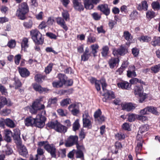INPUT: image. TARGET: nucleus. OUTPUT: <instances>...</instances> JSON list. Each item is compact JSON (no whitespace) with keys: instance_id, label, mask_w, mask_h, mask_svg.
I'll list each match as a JSON object with an SVG mask.
<instances>
[{"instance_id":"nucleus-1","label":"nucleus","mask_w":160,"mask_h":160,"mask_svg":"<svg viewBox=\"0 0 160 160\" xmlns=\"http://www.w3.org/2000/svg\"><path fill=\"white\" fill-rule=\"evenodd\" d=\"M101 84L103 90L105 92L103 95L104 97L102 98L103 102H107L108 100H110L115 98L114 94L113 92L107 90L106 88L107 85L105 80L102 79L98 81H96L95 84V87L98 91H99L101 89L100 84Z\"/></svg>"},{"instance_id":"nucleus-2","label":"nucleus","mask_w":160,"mask_h":160,"mask_svg":"<svg viewBox=\"0 0 160 160\" xmlns=\"http://www.w3.org/2000/svg\"><path fill=\"white\" fill-rule=\"evenodd\" d=\"M29 9L27 4L23 2L20 4L17 10L16 15L21 20L25 19V15L28 12Z\"/></svg>"},{"instance_id":"nucleus-3","label":"nucleus","mask_w":160,"mask_h":160,"mask_svg":"<svg viewBox=\"0 0 160 160\" xmlns=\"http://www.w3.org/2000/svg\"><path fill=\"white\" fill-rule=\"evenodd\" d=\"M47 125L48 127L53 129L59 132L64 133L67 131L66 127L62 125L57 121L49 122Z\"/></svg>"},{"instance_id":"nucleus-4","label":"nucleus","mask_w":160,"mask_h":160,"mask_svg":"<svg viewBox=\"0 0 160 160\" xmlns=\"http://www.w3.org/2000/svg\"><path fill=\"white\" fill-rule=\"evenodd\" d=\"M45 113V111L43 110L40 114L37 116L35 118L34 126L41 128L45 125V122L46 119L44 116Z\"/></svg>"},{"instance_id":"nucleus-5","label":"nucleus","mask_w":160,"mask_h":160,"mask_svg":"<svg viewBox=\"0 0 160 160\" xmlns=\"http://www.w3.org/2000/svg\"><path fill=\"white\" fill-rule=\"evenodd\" d=\"M43 98V97H40L33 103L30 109L31 113L35 114L38 110L43 109L44 108L45 106L44 104L40 103V102L42 101Z\"/></svg>"},{"instance_id":"nucleus-6","label":"nucleus","mask_w":160,"mask_h":160,"mask_svg":"<svg viewBox=\"0 0 160 160\" xmlns=\"http://www.w3.org/2000/svg\"><path fill=\"white\" fill-rule=\"evenodd\" d=\"M133 91L134 94L139 97V102H142L147 98V94L143 93V88L141 85L135 86L133 88Z\"/></svg>"},{"instance_id":"nucleus-7","label":"nucleus","mask_w":160,"mask_h":160,"mask_svg":"<svg viewBox=\"0 0 160 160\" xmlns=\"http://www.w3.org/2000/svg\"><path fill=\"white\" fill-rule=\"evenodd\" d=\"M44 148L50 153L52 158H56L57 150L54 145L53 144H47L44 145Z\"/></svg>"},{"instance_id":"nucleus-8","label":"nucleus","mask_w":160,"mask_h":160,"mask_svg":"<svg viewBox=\"0 0 160 160\" xmlns=\"http://www.w3.org/2000/svg\"><path fill=\"white\" fill-rule=\"evenodd\" d=\"M68 108L69 111L73 116H77L79 113V107L78 103H74L71 104Z\"/></svg>"},{"instance_id":"nucleus-9","label":"nucleus","mask_w":160,"mask_h":160,"mask_svg":"<svg viewBox=\"0 0 160 160\" xmlns=\"http://www.w3.org/2000/svg\"><path fill=\"white\" fill-rule=\"evenodd\" d=\"M78 137L77 136H71L68 138L67 142L65 143L67 147H70L78 142Z\"/></svg>"},{"instance_id":"nucleus-10","label":"nucleus","mask_w":160,"mask_h":160,"mask_svg":"<svg viewBox=\"0 0 160 160\" xmlns=\"http://www.w3.org/2000/svg\"><path fill=\"white\" fill-rule=\"evenodd\" d=\"M72 2L73 7L76 10L80 12L84 10V8L81 0H72Z\"/></svg>"},{"instance_id":"nucleus-11","label":"nucleus","mask_w":160,"mask_h":160,"mask_svg":"<svg viewBox=\"0 0 160 160\" xmlns=\"http://www.w3.org/2000/svg\"><path fill=\"white\" fill-rule=\"evenodd\" d=\"M98 9L107 16L108 15L110 14V9L107 4H101L98 5Z\"/></svg>"},{"instance_id":"nucleus-12","label":"nucleus","mask_w":160,"mask_h":160,"mask_svg":"<svg viewBox=\"0 0 160 160\" xmlns=\"http://www.w3.org/2000/svg\"><path fill=\"white\" fill-rule=\"evenodd\" d=\"M137 107V105L136 104L131 102L125 103L122 105L123 109L128 112L133 110Z\"/></svg>"},{"instance_id":"nucleus-13","label":"nucleus","mask_w":160,"mask_h":160,"mask_svg":"<svg viewBox=\"0 0 160 160\" xmlns=\"http://www.w3.org/2000/svg\"><path fill=\"white\" fill-rule=\"evenodd\" d=\"M57 23L63 28L66 31H67L68 28L66 23L65 20L61 17H58L56 19Z\"/></svg>"},{"instance_id":"nucleus-14","label":"nucleus","mask_w":160,"mask_h":160,"mask_svg":"<svg viewBox=\"0 0 160 160\" xmlns=\"http://www.w3.org/2000/svg\"><path fill=\"white\" fill-rule=\"evenodd\" d=\"M126 49L123 47H121L120 48L113 49V54L115 56L118 57V55H122L125 53Z\"/></svg>"},{"instance_id":"nucleus-15","label":"nucleus","mask_w":160,"mask_h":160,"mask_svg":"<svg viewBox=\"0 0 160 160\" xmlns=\"http://www.w3.org/2000/svg\"><path fill=\"white\" fill-rule=\"evenodd\" d=\"M136 68L134 65H131L129 67L127 71V76L129 78L135 77L137 74L135 72Z\"/></svg>"},{"instance_id":"nucleus-16","label":"nucleus","mask_w":160,"mask_h":160,"mask_svg":"<svg viewBox=\"0 0 160 160\" xmlns=\"http://www.w3.org/2000/svg\"><path fill=\"white\" fill-rule=\"evenodd\" d=\"M117 85L119 88L122 89L128 90L131 88V85L127 82L122 81L117 83Z\"/></svg>"},{"instance_id":"nucleus-17","label":"nucleus","mask_w":160,"mask_h":160,"mask_svg":"<svg viewBox=\"0 0 160 160\" xmlns=\"http://www.w3.org/2000/svg\"><path fill=\"white\" fill-rule=\"evenodd\" d=\"M37 154L34 160H44V156L43 155L44 151L43 149L38 148L37 149Z\"/></svg>"},{"instance_id":"nucleus-18","label":"nucleus","mask_w":160,"mask_h":160,"mask_svg":"<svg viewBox=\"0 0 160 160\" xmlns=\"http://www.w3.org/2000/svg\"><path fill=\"white\" fill-rule=\"evenodd\" d=\"M32 86L33 89L36 92L40 93H42L43 92L46 90V88H42L40 84L36 83H32Z\"/></svg>"},{"instance_id":"nucleus-19","label":"nucleus","mask_w":160,"mask_h":160,"mask_svg":"<svg viewBox=\"0 0 160 160\" xmlns=\"http://www.w3.org/2000/svg\"><path fill=\"white\" fill-rule=\"evenodd\" d=\"M119 61L118 58H111L108 61V64L110 68H113L117 66Z\"/></svg>"},{"instance_id":"nucleus-20","label":"nucleus","mask_w":160,"mask_h":160,"mask_svg":"<svg viewBox=\"0 0 160 160\" xmlns=\"http://www.w3.org/2000/svg\"><path fill=\"white\" fill-rule=\"evenodd\" d=\"M91 56V53L89 52L88 48H86L83 54L81 55V60L84 61H87Z\"/></svg>"},{"instance_id":"nucleus-21","label":"nucleus","mask_w":160,"mask_h":160,"mask_svg":"<svg viewBox=\"0 0 160 160\" xmlns=\"http://www.w3.org/2000/svg\"><path fill=\"white\" fill-rule=\"evenodd\" d=\"M19 72L22 77L25 78L28 77L30 72L27 69L25 68H20L18 69Z\"/></svg>"},{"instance_id":"nucleus-22","label":"nucleus","mask_w":160,"mask_h":160,"mask_svg":"<svg viewBox=\"0 0 160 160\" xmlns=\"http://www.w3.org/2000/svg\"><path fill=\"white\" fill-rule=\"evenodd\" d=\"M35 118L32 117L26 118L24 121L25 125L27 126H34Z\"/></svg>"},{"instance_id":"nucleus-23","label":"nucleus","mask_w":160,"mask_h":160,"mask_svg":"<svg viewBox=\"0 0 160 160\" xmlns=\"http://www.w3.org/2000/svg\"><path fill=\"white\" fill-rule=\"evenodd\" d=\"M83 125L84 128L88 129H91L92 127V123L90 120V118H83Z\"/></svg>"},{"instance_id":"nucleus-24","label":"nucleus","mask_w":160,"mask_h":160,"mask_svg":"<svg viewBox=\"0 0 160 160\" xmlns=\"http://www.w3.org/2000/svg\"><path fill=\"white\" fill-rule=\"evenodd\" d=\"M35 44L42 45L44 42L43 38H42V35L41 33L39 34L38 36L36 37V38L32 39Z\"/></svg>"},{"instance_id":"nucleus-25","label":"nucleus","mask_w":160,"mask_h":160,"mask_svg":"<svg viewBox=\"0 0 160 160\" xmlns=\"http://www.w3.org/2000/svg\"><path fill=\"white\" fill-rule=\"evenodd\" d=\"M4 140L7 142H10L11 141V136H12V132L9 130L5 131Z\"/></svg>"},{"instance_id":"nucleus-26","label":"nucleus","mask_w":160,"mask_h":160,"mask_svg":"<svg viewBox=\"0 0 160 160\" xmlns=\"http://www.w3.org/2000/svg\"><path fill=\"white\" fill-rule=\"evenodd\" d=\"M58 99L56 97L49 99L48 102L47 107H51L55 106L57 103Z\"/></svg>"},{"instance_id":"nucleus-27","label":"nucleus","mask_w":160,"mask_h":160,"mask_svg":"<svg viewBox=\"0 0 160 160\" xmlns=\"http://www.w3.org/2000/svg\"><path fill=\"white\" fill-rule=\"evenodd\" d=\"M20 149L19 150V153L20 155L24 157H26L28 154L27 150L24 145H20Z\"/></svg>"},{"instance_id":"nucleus-28","label":"nucleus","mask_w":160,"mask_h":160,"mask_svg":"<svg viewBox=\"0 0 160 160\" xmlns=\"http://www.w3.org/2000/svg\"><path fill=\"white\" fill-rule=\"evenodd\" d=\"M148 4L146 1L142 2L141 4H139L138 5L137 8L139 10H144L147 11L148 10Z\"/></svg>"},{"instance_id":"nucleus-29","label":"nucleus","mask_w":160,"mask_h":160,"mask_svg":"<svg viewBox=\"0 0 160 160\" xmlns=\"http://www.w3.org/2000/svg\"><path fill=\"white\" fill-rule=\"evenodd\" d=\"M151 44L154 47L160 46V37H154Z\"/></svg>"},{"instance_id":"nucleus-30","label":"nucleus","mask_w":160,"mask_h":160,"mask_svg":"<svg viewBox=\"0 0 160 160\" xmlns=\"http://www.w3.org/2000/svg\"><path fill=\"white\" fill-rule=\"evenodd\" d=\"M142 143L143 141H138L137 142V146L135 149L137 156L138 154L140 153L142 148Z\"/></svg>"},{"instance_id":"nucleus-31","label":"nucleus","mask_w":160,"mask_h":160,"mask_svg":"<svg viewBox=\"0 0 160 160\" xmlns=\"http://www.w3.org/2000/svg\"><path fill=\"white\" fill-rule=\"evenodd\" d=\"M147 109L148 112H151L156 115H159V113L157 111L156 108L152 106H150L147 107Z\"/></svg>"},{"instance_id":"nucleus-32","label":"nucleus","mask_w":160,"mask_h":160,"mask_svg":"<svg viewBox=\"0 0 160 160\" xmlns=\"http://www.w3.org/2000/svg\"><path fill=\"white\" fill-rule=\"evenodd\" d=\"M85 8L87 9H91L93 8L94 6L91 2V0H83Z\"/></svg>"},{"instance_id":"nucleus-33","label":"nucleus","mask_w":160,"mask_h":160,"mask_svg":"<svg viewBox=\"0 0 160 160\" xmlns=\"http://www.w3.org/2000/svg\"><path fill=\"white\" fill-rule=\"evenodd\" d=\"M21 85L22 84L20 81L18 79H15L14 84L13 85H10L9 87L11 88H14L15 89H17L18 88L20 87Z\"/></svg>"},{"instance_id":"nucleus-34","label":"nucleus","mask_w":160,"mask_h":160,"mask_svg":"<svg viewBox=\"0 0 160 160\" xmlns=\"http://www.w3.org/2000/svg\"><path fill=\"white\" fill-rule=\"evenodd\" d=\"M28 39L27 38H23L22 42L21 43V46L22 49L24 51L28 47Z\"/></svg>"},{"instance_id":"nucleus-35","label":"nucleus","mask_w":160,"mask_h":160,"mask_svg":"<svg viewBox=\"0 0 160 160\" xmlns=\"http://www.w3.org/2000/svg\"><path fill=\"white\" fill-rule=\"evenodd\" d=\"M149 129V126L147 124H144L142 125L139 129L138 134H139L140 133H142L143 132L147 131Z\"/></svg>"},{"instance_id":"nucleus-36","label":"nucleus","mask_w":160,"mask_h":160,"mask_svg":"<svg viewBox=\"0 0 160 160\" xmlns=\"http://www.w3.org/2000/svg\"><path fill=\"white\" fill-rule=\"evenodd\" d=\"M101 53L103 57H106L109 53V48L107 46H103L102 48Z\"/></svg>"},{"instance_id":"nucleus-37","label":"nucleus","mask_w":160,"mask_h":160,"mask_svg":"<svg viewBox=\"0 0 160 160\" xmlns=\"http://www.w3.org/2000/svg\"><path fill=\"white\" fill-rule=\"evenodd\" d=\"M58 78L59 81L61 82L63 84H64L66 83L67 77L65 75L59 73L58 75Z\"/></svg>"},{"instance_id":"nucleus-38","label":"nucleus","mask_w":160,"mask_h":160,"mask_svg":"<svg viewBox=\"0 0 160 160\" xmlns=\"http://www.w3.org/2000/svg\"><path fill=\"white\" fill-rule=\"evenodd\" d=\"M71 102V99L69 98H66L62 99L60 102V104L61 106L63 107L68 106Z\"/></svg>"},{"instance_id":"nucleus-39","label":"nucleus","mask_w":160,"mask_h":160,"mask_svg":"<svg viewBox=\"0 0 160 160\" xmlns=\"http://www.w3.org/2000/svg\"><path fill=\"white\" fill-rule=\"evenodd\" d=\"M99 47L98 45L97 44H93L91 46L92 52L94 56H96V54L98 52L97 50L98 49Z\"/></svg>"},{"instance_id":"nucleus-40","label":"nucleus","mask_w":160,"mask_h":160,"mask_svg":"<svg viewBox=\"0 0 160 160\" xmlns=\"http://www.w3.org/2000/svg\"><path fill=\"white\" fill-rule=\"evenodd\" d=\"M41 33L37 29L32 30L30 31V35L32 39L36 38V37L38 36L39 34Z\"/></svg>"},{"instance_id":"nucleus-41","label":"nucleus","mask_w":160,"mask_h":160,"mask_svg":"<svg viewBox=\"0 0 160 160\" xmlns=\"http://www.w3.org/2000/svg\"><path fill=\"white\" fill-rule=\"evenodd\" d=\"M80 127L79 120L76 119L73 124L72 129L73 131H76L78 130Z\"/></svg>"},{"instance_id":"nucleus-42","label":"nucleus","mask_w":160,"mask_h":160,"mask_svg":"<svg viewBox=\"0 0 160 160\" xmlns=\"http://www.w3.org/2000/svg\"><path fill=\"white\" fill-rule=\"evenodd\" d=\"M14 140L15 141V143L18 145L21 144V141L20 137V135H12Z\"/></svg>"},{"instance_id":"nucleus-43","label":"nucleus","mask_w":160,"mask_h":160,"mask_svg":"<svg viewBox=\"0 0 160 160\" xmlns=\"http://www.w3.org/2000/svg\"><path fill=\"white\" fill-rule=\"evenodd\" d=\"M53 64L52 63H50L45 68L44 72L46 74L49 73L52 71Z\"/></svg>"},{"instance_id":"nucleus-44","label":"nucleus","mask_w":160,"mask_h":160,"mask_svg":"<svg viewBox=\"0 0 160 160\" xmlns=\"http://www.w3.org/2000/svg\"><path fill=\"white\" fill-rule=\"evenodd\" d=\"M75 152L77 158H80L82 160L84 159V155L82 150H77L75 151Z\"/></svg>"},{"instance_id":"nucleus-45","label":"nucleus","mask_w":160,"mask_h":160,"mask_svg":"<svg viewBox=\"0 0 160 160\" xmlns=\"http://www.w3.org/2000/svg\"><path fill=\"white\" fill-rule=\"evenodd\" d=\"M123 36L125 39L128 41H130L132 39V36L131 34L127 31H125L124 32Z\"/></svg>"},{"instance_id":"nucleus-46","label":"nucleus","mask_w":160,"mask_h":160,"mask_svg":"<svg viewBox=\"0 0 160 160\" xmlns=\"http://www.w3.org/2000/svg\"><path fill=\"white\" fill-rule=\"evenodd\" d=\"M7 103V101L6 98L4 97L0 98V110L3 106Z\"/></svg>"},{"instance_id":"nucleus-47","label":"nucleus","mask_w":160,"mask_h":160,"mask_svg":"<svg viewBox=\"0 0 160 160\" xmlns=\"http://www.w3.org/2000/svg\"><path fill=\"white\" fill-rule=\"evenodd\" d=\"M151 70L154 73H157L160 70V63L151 67Z\"/></svg>"},{"instance_id":"nucleus-48","label":"nucleus","mask_w":160,"mask_h":160,"mask_svg":"<svg viewBox=\"0 0 160 160\" xmlns=\"http://www.w3.org/2000/svg\"><path fill=\"white\" fill-rule=\"evenodd\" d=\"M152 7L154 10H158L160 9V5L158 2H153L152 3Z\"/></svg>"},{"instance_id":"nucleus-49","label":"nucleus","mask_w":160,"mask_h":160,"mask_svg":"<svg viewBox=\"0 0 160 160\" xmlns=\"http://www.w3.org/2000/svg\"><path fill=\"white\" fill-rule=\"evenodd\" d=\"M5 123L6 125L10 128H13L15 127V124L13 122L9 119L6 120Z\"/></svg>"},{"instance_id":"nucleus-50","label":"nucleus","mask_w":160,"mask_h":160,"mask_svg":"<svg viewBox=\"0 0 160 160\" xmlns=\"http://www.w3.org/2000/svg\"><path fill=\"white\" fill-rule=\"evenodd\" d=\"M16 45V42L14 40L11 39L9 41L7 44V46L10 48H13Z\"/></svg>"},{"instance_id":"nucleus-51","label":"nucleus","mask_w":160,"mask_h":160,"mask_svg":"<svg viewBox=\"0 0 160 160\" xmlns=\"http://www.w3.org/2000/svg\"><path fill=\"white\" fill-rule=\"evenodd\" d=\"M4 148V152H5L6 154L10 155L13 152L12 149L8 145H6Z\"/></svg>"},{"instance_id":"nucleus-52","label":"nucleus","mask_w":160,"mask_h":160,"mask_svg":"<svg viewBox=\"0 0 160 160\" xmlns=\"http://www.w3.org/2000/svg\"><path fill=\"white\" fill-rule=\"evenodd\" d=\"M32 21L31 20H29L27 22H25L23 23V25L26 28H31L32 25Z\"/></svg>"},{"instance_id":"nucleus-53","label":"nucleus","mask_w":160,"mask_h":160,"mask_svg":"<svg viewBox=\"0 0 160 160\" xmlns=\"http://www.w3.org/2000/svg\"><path fill=\"white\" fill-rule=\"evenodd\" d=\"M62 16L66 21H67L69 18V15L67 11H64L62 13Z\"/></svg>"},{"instance_id":"nucleus-54","label":"nucleus","mask_w":160,"mask_h":160,"mask_svg":"<svg viewBox=\"0 0 160 160\" xmlns=\"http://www.w3.org/2000/svg\"><path fill=\"white\" fill-rule=\"evenodd\" d=\"M139 40L143 42H148L151 40V38L150 37L147 36H142L140 37Z\"/></svg>"},{"instance_id":"nucleus-55","label":"nucleus","mask_w":160,"mask_h":160,"mask_svg":"<svg viewBox=\"0 0 160 160\" xmlns=\"http://www.w3.org/2000/svg\"><path fill=\"white\" fill-rule=\"evenodd\" d=\"M45 77L44 76L40 74H36L35 76V80L37 82H42V79Z\"/></svg>"},{"instance_id":"nucleus-56","label":"nucleus","mask_w":160,"mask_h":160,"mask_svg":"<svg viewBox=\"0 0 160 160\" xmlns=\"http://www.w3.org/2000/svg\"><path fill=\"white\" fill-rule=\"evenodd\" d=\"M138 12L136 11H133L130 15V19L135 20L138 17Z\"/></svg>"},{"instance_id":"nucleus-57","label":"nucleus","mask_w":160,"mask_h":160,"mask_svg":"<svg viewBox=\"0 0 160 160\" xmlns=\"http://www.w3.org/2000/svg\"><path fill=\"white\" fill-rule=\"evenodd\" d=\"M155 16V13L153 11H149L146 13V16L148 18L152 19Z\"/></svg>"},{"instance_id":"nucleus-58","label":"nucleus","mask_w":160,"mask_h":160,"mask_svg":"<svg viewBox=\"0 0 160 160\" xmlns=\"http://www.w3.org/2000/svg\"><path fill=\"white\" fill-rule=\"evenodd\" d=\"M136 115L134 114H129L128 118V121L130 122L134 121L136 117Z\"/></svg>"},{"instance_id":"nucleus-59","label":"nucleus","mask_w":160,"mask_h":160,"mask_svg":"<svg viewBox=\"0 0 160 160\" xmlns=\"http://www.w3.org/2000/svg\"><path fill=\"white\" fill-rule=\"evenodd\" d=\"M122 128L124 130L128 131H130L131 130L129 124L128 123H124L122 125Z\"/></svg>"},{"instance_id":"nucleus-60","label":"nucleus","mask_w":160,"mask_h":160,"mask_svg":"<svg viewBox=\"0 0 160 160\" xmlns=\"http://www.w3.org/2000/svg\"><path fill=\"white\" fill-rule=\"evenodd\" d=\"M96 41V38L95 37L90 34L88 37L87 42L90 43H93Z\"/></svg>"},{"instance_id":"nucleus-61","label":"nucleus","mask_w":160,"mask_h":160,"mask_svg":"<svg viewBox=\"0 0 160 160\" xmlns=\"http://www.w3.org/2000/svg\"><path fill=\"white\" fill-rule=\"evenodd\" d=\"M116 138L119 140L124 139L125 138V135L122 132H119L115 135Z\"/></svg>"},{"instance_id":"nucleus-62","label":"nucleus","mask_w":160,"mask_h":160,"mask_svg":"<svg viewBox=\"0 0 160 160\" xmlns=\"http://www.w3.org/2000/svg\"><path fill=\"white\" fill-rule=\"evenodd\" d=\"M0 91L2 94L5 95H6L8 94L7 89L1 84H0Z\"/></svg>"},{"instance_id":"nucleus-63","label":"nucleus","mask_w":160,"mask_h":160,"mask_svg":"<svg viewBox=\"0 0 160 160\" xmlns=\"http://www.w3.org/2000/svg\"><path fill=\"white\" fill-rule=\"evenodd\" d=\"M86 135V132L84 131L83 129L81 130L79 134V138L81 140H83L85 138Z\"/></svg>"},{"instance_id":"nucleus-64","label":"nucleus","mask_w":160,"mask_h":160,"mask_svg":"<svg viewBox=\"0 0 160 160\" xmlns=\"http://www.w3.org/2000/svg\"><path fill=\"white\" fill-rule=\"evenodd\" d=\"M63 84L59 81L57 82H53L52 83V85L53 87L55 88H59L62 87Z\"/></svg>"}]
</instances>
